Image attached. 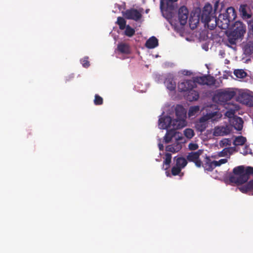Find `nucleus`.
Wrapping results in <instances>:
<instances>
[{
    "label": "nucleus",
    "mask_w": 253,
    "mask_h": 253,
    "mask_svg": "<svg viewBox=\"0 0 253 253\" xmlns=\"http://www.w3.org/2000/svg\"><path fill=\"white\" fill-rule=\"evenodd\" d=\"M166 174L167 176H170L169 173L168 172H166Z\"/></svg>",
    "instance_id": "46"
},
{
    "label": "nucleus",
    "mask_w": 253,
    "mask_h": 253,
    "mask_svg": "<svg viewBox=\"0 0 253 253\" xmlns=\"http://www.w3.org/2000/svg\"><path fill=\"white\" fill-rule=\"evenodd\" d=\"M184 134L187 138L190 139L194 135V130L191 128H186L184 131Z\"/></svg>",
    "instance_id": "34"
},
{
    "label": "nucleus",
    "mask_w": 253,
    "mask_h": 253,
    "mask_svg": "<svg viewBox=\"0 0 253 253\" xmlns=\"http://www.w3.org/2000/svg\"><path fill=\"white\" fill-rule=\"evenodd\" d=\"M246 32V26L242 22L236 21L227 35L228 40L231 44H235L236 41L242 39Z\"/></svg>",
    "instance_id": "2"
},
{
    "label": "nucleus",
    "mask_w": 253,
    "mask_h": 253,
    "mask_svg": "<svg viewBox=\"0 0 253 253\" xmlns=\"http://www.w3.org/2000/svg\"><path fill=\"white\" fill-rule=\"evenodd\" d=\"M200 110L199 106H191L189 108L188 111V115L189 116H192L194 115L195 114L198 113Z\"/></svg>",
    "instance_id": "33"
},
{
    "label": "nucleus",
    "mask_w": 253,
    "mask_h": 253,
    "mask_svg": "<svg viewBox=\"0 0 253 253\" xmlns=\"http://www.w3.org/2000/svg\"><path fill=\"white\" fill-rule=\"evenodd\" d=\"M118 50L121 53L129 54L131 52V48L129 45L126 43L121 42L117 45Z\"/></svg>",
    "instance_id": "15"
},
{
    "label": "nucleus",
    "mask_w": 253,
    "mask_h": 253,
    "mask_svg": "<svg viewBox=\"0 0 253 253\" xmlns=\"http://www.w3.org/2000/svg\"><path fill=\"white\" fill-rule=\"evenodd\" d=\"M243 121L241 118L237 117L232 120V125L235 129L241 130L243 128Z\"/></svg>",
    "instance_id": "19"
},
{
    "label": "nucleus",
    "mask_w": 253,
    "mask_h": 253,
    "mask_svg": "<svg viewBox=\"0 0 253 253\" xmlns=\"http://www.w3.org/2000/svg\"><path fill=\"white\" fill-rule=\"evenodd\" d=\"M158 147L160 151H163L164 150V145L163 144L161 143H159Z\"/></svg>",
    "instance_id": "42"
},
{
    "label": "nucleus",
    "mask_w": 253,
    "mask_h": 253,
    "mask_svg": "<svg viewBox=\"0 0 253 253\" xmlns=\"http://www.w3.org/2000/svg\"><path fill=\"white\" fill-rule=\"evenodd\" d=\"M208 76L197 77L195 78L193 81L195 84L197 83L201 84H206L208 83Z\"/></svg>",
    "instance_id": "27"
},
{
    "label": "nucleus",
    "mask_w": 253,
    "mask_h": 253,
    "mask_svg": "<svg viewBox=\"0 0 253 253\" xmlns=\"http://www.w3.org/2000/svg\"><path fill=\"white\" fill-rule=\"evenodd\" d=\"M203 167L205 170L209 171H211L216 167L214 161H212L209 157H206L205 163L203 165Z\"/></svg>",
    "instance_id": "16"
},
{
    "label": "nucleus",
    "mask_w": 253,
    "mask_h": 253,
    "mask_svg": "<svg viewBox=\"0 0 253 253\" xmlns=\"http://www.w3.org/2000/svg\"><path fill=\"white\" fill-rule=\"evenodd\" d=\"M230 152V149L229 148H225L223 149L221 151L219 152L218 153V156L219 157H225Z\"/></svg>",
    "instance_id": "38"
},
{
    "label": "nucleus",
    "mask_w": 253,
    "mask_h": 253,
    "mask_svg": "<svg viewBox=\"0 0 253 253\" xmlns=\"http://www.w3.org/2000/svg\"><path fill=\"white\" fill-rule=\"evenodd\" d=\"M175 111L176 118L173 119L174 128L181 129L187 125L186 111L181 105H177Z\"/></svg>",
    "instance_id": "4"
},
{
    "label": "nucleus",
    "mask_w": 253,
    "mask_h": 253,
    "mask_svg": "<svg viewBox=\"0 0 253 253\" xmlns=\"http://www.w3.org/2000/svg\"><path fill=\"white\" fill-rule=\"evenodd\" d=\"M250 24H251V30H252V34H253V22L251 24V22H250Z\"/></svg>",
    "instance_id": "43"
},
{
    "label": "nucleus",
    "mask_w": 253,
    "mask_h": 253,
    "mask_svg": "<svg viewBox=\"0 0 253 253\" xmlns=\"http://www.w3.org/2000/svg\"><path fill=\"white\" fill-rule=\"evenodd\" d=\"M218 3H219V0H217L216 2H215V6H217L218 4Z\"/></svg>",
    "instance_id": "45"
},
{
    "label": "nucleus",
    "mask_w": 253,
    "mask_h": 253,
    "mask_svg": "<svg viewBox=\"0 0 253 253\" xmlns=\"http://www.w3.org/2000/svg\"><path fill=\"white\" fill-rule=\"evenodd\" d=\"M236 95V93L234 90L227 89L218 91L215 96L219 103L222 104L230 100Z\"/></svg>",
    "instance_id": "5"
},
{
    "label": "nucleus",
    "mask_w": 253,
    "mask_h": 253,
    "mask_svg": "<svg viewBox=\"0 0 253 253\" xmlns=\"http://www.w3.org/2000/svg\"><path fill=\"white\" fill-rule=\"evenodd\" d=\"M158 45V40L155 37L150 38L146 42L145 46L149 49L154 48Z\"/></svg>",
    "instance_id": "18"
},
{
    "label": "nucleus",
    "mask_w": 253,
    "mask_h": 253,
    "mask_svg": "<svg viewBox=\"0 0 253 253\" xmlns=\"http://www.w3.org/2000/svg\"><path fill=\"white\" fill-rule=\"evenodd\" d=\"M205 26L211 30H213L217 26L218 27V22L215 15L211 17V18L207 20V21L203 22Z\"/></svg>",
    "instance_id": "14"
},
{
    "label": "nucleus",
    "mask_w": 253,
    "mask_h": 253,
    "mask_svg": "<svg viewBox=\"0 0 253 253\" xmlns=\"http://www.w3.org/2000/svg\"><path fill=\"white\" fill-rule=\"evenodd\" d=\"M159 126L161 129H168L169 128H174L175 123H173V119L169 116H164L159 120Z\"/></svg>",
    "instance_id": "10"
},
{
    "label": "nucleus",
    "mask_w": 253,
    "mask_h": 253,
    "mask_svg": "<svg viewBox=\"0 0 253 253\" xmlns=\"http://www.w3.org/2000/svg\"><path fill=\"white\" fill-rule=\"evenodd\" d=\"M81 62L84 68H88L90 66L88 57H85L84 58L82 59L81 60Z\"/></svg>",
    "instance_id": "37"
},
{
    "label": "nucleus",
    "mask_w": 253,
    "mask_h": 253,
    "mask_svg": "<svg viewBox=\"0 0 253 253\" xmlns=\"http://www.w3.org/2000/svg\"><path fill=\"white\" fill-rule=\"evenodd\" d=\"M198 147V145L196 143H190L188 145V148L190 150H196Z\"/></svg>",
    "instance_id": "40"
},
{
    "label": "nucleus",
    "mask_w": 253,
    "mask_h": 253,
    "mask_svg": "<svg viewBox=\"0 0 253 253\" xmlns=\"http://www.w3.org/2000/svg\"><path fill=\"white\" fill-rule=\"evenodd\" d=\"M122 14L125 18L133 20L135 21L139 20L142 17L141 13L138 10L133 8L123 11Z\"/></svg>",
    "instance_id": "8"
},
{
    "label": "nucleus",
    "mask_w": 253,
    "mask_h": 253,
    "mask_svg": "<svg viewBox=\"0 0 253 253\" xmlns=\"http://www.w3.org/2000/svg\"><path fill=\"white\" fill-rule=\"evenodd\" d=\"M196 86L194 82L191 80H184L178 84V88L180 92L189 91Z\"/></svg>",
    "instance_id": "12"
},
{
    "label": "nucleus",
    "mask_w": 253,
    "mask_h": 253,
    "mask_svg": "<svg viewBox=\"0 0 253 253\" xmlns=\"http://www.w3.org/2000/svg\"><path fill=\"white\" fill-rule=\"evenodd\" d=\"M233 174L229 176V180L231 183L241 185L251 179L249 182L240 186L239 189L243 193L253 195V167L243 166L234 168L233 169Z\"/></svg>",
    "instance_id": "1"
},
{
    "label": "nucleus",
    "mask_w": 253,
    "mask_h": 253,
    "mask_svg": "<svg viewBox=\"0 0 253 253\" xmlns=\"http://www.w3.org/2000/svg\"><path fill=\"white\" fill-rule=\"evenodd\" d=\"M181 169H182L176 166H174L171 168V174L173 176L177 175L180 173Z\"/></svg>",
    "instance_id": "36"
},
{
    "label": "nucleus",
    "mask_w": 253,
    "mask_h": 253,
    "mask_svg": "<svg viewBox=\"0 0 253 253\" xmlns=\"http://www.w3.org/2000/svg\"><path fill=\"white\" fill-rule=\"evenodd\" d=\"M149 10V9L146 10V13H148Z\"/></svg>",
    "instance_id": "48"
},
{
    "label": "nucleus",
    "mask_w": 253,
    "mask_h": 253,
    "mask_svg": "<svg viewBox=\"0 0 253 253\" xmlns=\"http://www.w3.org/2000/svg\"><path fill=\"white\" fill-rule=\"evenodd\" d=\"M126 22L123 17H118L116 24H117L119 25L120 29L122 30H124L125 29V27L127 26L126 25Z\"/></svg>",
    "instance_id": "28"
},
{
    "label": "nucleus",
    "mask_w": 253,
    "mask_h": 253,
    "mask_svg": "<svg viewBox=\"0 0 253 253\" xmlns=\"http://www.w3.org/2000/svg\"><path fill=\"white\" fill-rule=\"evenodd\" d=\"M246 138L243 136H238L235 137L233 144L235 146H242L246 142Z\"/></svg>",
    "instance_id": "26"
},
{
    "label": "nucleus",
    "mask_w": 253,
    "mask_h": 253,
    "mask_svg": "<svg viewBox=\"0 0 253 253\" xmlns=\"http://www.w3.org/2000/svg\"><path fill=\"white\" fill-rule=\"evenodd\" d=\"M178 0H168L169 2H176Z\"/></svg>",
    "instance_id": "44"
},
{
    "label": "nucleus",
    "mask_w": 253,
    "mask_h": 253,
    "mask_svg": "<svg viewBox=\"0 0 253 253\" xmlns=\"http://www.w3.org/2000/svg\"><path fill=\"white\" fill-rule=\"evenodd\" d=\"M234 74L238 78H243L247 75V73L242 69L235 70Z\"/></svg>",
    "instance_id": "32"
},
{
    "label": "nucleus",
    "mask_w": 253,
    "mask_h": 253,
    "mask_svg": "<svg viewBox=\"0 0 253 253\" xmlns=\"http://www.w3.org/2000/svg\"><path fill=\"white\" fill-rule=\"evenodd\" d=\"M199 94L198 91L191 89L188 92L186 98L189 101H196L198 99Z\"/></svg>",
    "instance_id": "20"
},
{
    "label": "nucleus",
    "mask_w": 253,
    "mask_h": 253,
    "mask_svg": "<svg viewBox=\"0 0 253 253\" xmlns=\"http://www.w3.org/2000/svg\"><path fill=\"white\" fill-rule=\"evenodd\" d=\"M236 100L243 104L253 106V96L243 91H239L236 96Z\"/></svg>",
    "instance_id": "6"
},
{
    "label": "nucleus",
    "mask_w": 253,
    "mask_h": 253,
    "mask_svg": "<svg viewBox=\"0 0 253 253\" xmlns=\"http://www.w3.org/2000/svg\"><path fill=\"white\" fill-rule=\"evenodd\" d=\"M165 84L167 87L170 91H173L175 89L176 83L172 78H168L166 79Z\"/></svg>",
    "instance_id": "23"
},
{
    "label": "nucleus",
    "mask_w": 253,
    "mask_h": 253,
    "mask_svg": "<svg viewBox=\"0 0 253 253\" xmlns=\"http://www.w3.org/2000/svg\"><path fill=\"white\" fill-rule=\"evenodd\" d=\"M189 11L185 6H181L178 11V18L181 25H185L187 22Z\"/></svg>",
    "instance_id": "11"
},
{
    "label": "nucleus",
    "mask_w": 253,
    "mask_h": 253,
    "mask_svg": "<svg viewBox=\"0 0 253 253\" xmlns=\"http://www.w3.org/2000/svg\"><path fill=\"white\" fill-rule=\"evenodd\" d=\"M175 159V166L180 168L181 169H183L187 164V160L182 157H179L178 158H174Z\"/></svg>",
    "instance_id": "25"
},
{
    "label": "nucleus",
    "mask_w": 253,
    "mask_h": 253,
    "mask_svg": "<svg viewBox=\"0 0 253 253\" xmlns=\"http://www.w3.org/2000/svg\"><path fill=\"white\" fill-rule=\"evenodd\" d=\"M227 161V159H221L218 161H214L215 167H219L221 166L222 164L226 163Z\"/></svg>",
    "instance_id": "39"
},
{
    "label": "nucleus",
    "mask_w": 253,
    "mask_h": 253,
    "mask_svg": "<svg viewBox=\"0 0 253 253\" xmlns=\"http://www.w3.org/2000/svg\"><path fill=\"white\" fill-rule=\"evenodd\" d=\"M215 15V12L213 11L212 5L207 3L204 6L201 14V20L203 23L205 21L207 22V20L210 19L211 17Z\"/></svg>",
    "instance_id": "9"
},
{
    "label": "nucleus",
    "mask_w": 253,
    "mask_h": 253,
    "mask_svg": "<svg viewBox=\"0 0 253 253\" xmlns=\"http://www.w3.org/2000/svg\"><path fill=\"white\" fill-rule=\"evenodd\" d=\"M236 16L235 9L233 7H228L224 13L220 14L218 16L217 19L218 27L224 30L228 29L230 26V21L234 19Z\"/></svg>",
    "instance_id": "3"
},
{
    "label": "nucleus",
    "mask_w": 253,
    "mask_h": 253,
    "mask_svg": "<svg viewBox=\"0 0 253 253\" xmlns=\"http://www.w3.org/2000/svg\"><path fill=\"white\" fill-rule=\"evenodd\" d=\"M206 121L207 119L203 117L200 118L199 123L196 125L197 129L201 132L204 131L207 126Z\"/></svg>",
    "instance_id": "24"
},
{
    "label": "nucleus",
    "mask_w": 253,
    "mask_h": 253,
    "mask_svg": "<svg viewBox=\"0 0 253 253\" xmlns=\"http://www.w3.org/2000/svg\"><path fill=\"white\" fill-rule=\"evenodd\" d=\"M182 148L181 145L177 143L176 144L169 145L166 147V150L172 153L178 152Z\"/></svg>",
    "instance_id": "22"
},
{
    "label": "nucleus",
    "mask_w": 253,
    "mask_h": 253,
    "mask_svg": "<svg viewBox=\"0 0 253 253\" xmlns=\"http://www.w3.org/2000/svg\"><path fill=\"white\" fill-rule=\"evenodd\" d=\"M171 158L172 157L171 154L167 153L165 154V159L163 162V165L167 166V167L165 169V170H167L169 168V165L171 162Z\"/></svg>",
    "instance_id": "29"
},
{
    "label": "nucleus",
    "mask_w": 253,
    "mask_h": 253,
    "mask_svg": "<svg viewBox=\"0 0 253 253\" xmlns=\"http://www.w3.org/2000/svg\"><path fill=\"white\" fill-rule=\"evenodd\" d=\"M239 11L243 19H247L251 17L252 15L247 12V4H241L239 8Z\"/></svg>",
    "instance_id": "21"
},
{
    "label": "nucleus",
    "mask_w": 253,
    "mask_h": 253,
    "mask_svg": "<svg viewBox=\"0 0 253 253\" xmlns=\"http://www.w3.org/2000/svg\"><path fill=\"white\" fill-rule=\"evenodd\" d=\"M231 131L230 126H220L215 127L213 135L215 136H224L229 134Z\"/></svg>",
    "instance_id": "13"
},
{
    "label": "nucleus",
    "mask_w": 253,
    "mask_h": 253,
    "mask_svg": "<svg viewBox=\"0 0 253 253\" xmlns=\"http://www.w3.org/2000/svg\"><path fill=\"white\" fill-rule=\"evenodd\" d=\"M162 5H163V2H162V1H161V7H162Z\"/></svg>",
    "instance_id": "47"
},
{
    "label": "nucleus",
    "mask_w": 253,
    "mask_h": 253,
    "mask_svg": "<svg viewBox=\"0 0 253 253\" xmlns=\"http://www.w3.org/2000/svg\"><path fill=\"white\" fill-rule=\"evenodd\" d=\"M125 31V35L128 37H131L135 34V30L129 25H127Z\"/></svg>",
    "instance_id": "31"
},
{
    "label": "nucleus",
    "mask_w": 253,
    "mask_h": 253,
    "mask_svg": "<svg viewBox=\"0 0 253 253\" xmlns=\"http://www.w3.org/2000/svg\"><path fill=\"white\" fill-rule=\"evenodd\" d=\"M177 128H171L168 130L167 133L164 136V141L166 143H169L172 138L175 135L176 133V130Z\"/></svg>",
    "instance_id": "17"
},
{
    "label": "nucleus",
    "mask_w": 253,
    "mask_h": 253,
    "mask_svg": "<svg viewBox=\"0 0 253 253\" xmlns=\"http://www.w3.org/2000/svg\"><path fill=\"white\" fill-rule=\"evenodd\" d=\"M203 152V150L200 149L196 152H192L189 153L186 156L187 161L193 162L198 168H200L202 165V162L200 159V156Z\"/></svg>",
    "instance_id": "7"
},
{
    "label": "nucleus",
    "mask_w": 253,
    "mask_h": 253,
    "mask_svg": "<svg viewBox=\"0 0 253 253\" xmlns=\"http://www.w3.org/2000/svg\"><path fill=\"white\" fill-rule=\"evenodd\" d=\"M94 103L95 105H100L103 103V98L98 94H95L94 96Z\"/></svg>",
    "instance_id": "35"
},
{
    "label": "nucleus",
    "mask_w": 253,
    "mask_h": 253,
    "mask_svg": "<svg viewBox=\"0 0 253 253\" xmlns=\"http://www.w3.org/2000/svg\"><path fill=\"white\" fill-rule=\"evenodd\" d=\"M189 26L192 30L195 29L199 24V20L197 18L191 17L189 18Z\"/></svg>",
    "instance_id": "30"
},
{
    "label": "nucleus",
    "mask_w": 253,
    "mask_h": 253,
    "mask_svg": "<svg viewBox=\"0 0 253 253\" xmlns=\"http://www.w3.org/2000/svg\"><path fill=\"white\" fill-rule=\"evenodd\" d=\"M208 80L207 81L208 83L206 84L207 85H212L215 83V80L212 77L208 76Z\"/></svg>",
    "instance_id": "41"
}]
</instances>
